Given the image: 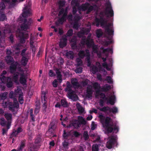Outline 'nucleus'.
<instances>
[{
  "instance_id": "obj_1",
  "label": "nucleus",
  "mask_w": 151,
  "mask_h": 151,
  "mask_svg": "<svg viewBox=\"0 0 151 151\" xmlns=\"http://www.w3.org/2000/svg\"><path fill=\"white\" fill-rule=\"evenodd\" d=\"M88 24L89 26L87 29L83 28L78 34V36L79 37H83L80 45L81 48H82L84 47L85 45H86L88 48L92 47L93 52L96 53L99 58L103 56V54L105 56L107 57L109 53H112L113 51L112 49L108 48L104 49V47H101L100 48V50L101 51H102V52L101 53L100 52H98V46L95 45L93 40L90 38L91 34H89L87 39H86V37H84V36L88 34L91 29L90 24L88 23Z\"/></svg>"
},
{
  "instance_id": "obj_2",
  "label": "nucleus",
  "mask_w": 151,
  "mask_h": 151,
  "mask_svg": "<svg viewBox=\"0 0 151 151\" xmlns=\"http://www.w3.org/2000/svg\"><path fill=\"white\" fill-rule=\"evenodd\" d=\"M105 6V11L101 12L99 15V19L96 18L93 24L97 27H98L100 24L102 27L105 28L106 31L109 35L112 36L113 35L114 32L113 23H107V20L105 18V17L106 16L107 17H113L114 12L111 3L109 1L106 3Z\"/></svg>"
},
{
  "instance_id": "obj_3",
  "label": "nucleus",
  "mask_w": 151,
  "mask_h": 151,
  "mask_svg": "<svg viewBox=\"0 0 151 151\" xmlns=\"http://www.w3.org/2000/svg\"><path fill=\"white\" fill-rule=\"evenodd\" d=\"M93 86L88 85L87 91L84 94V96L88 99H91L92 94L93 91V89L96 91V98L99 97L101 98L104 101H106L107 104L113 105L115 103L116 98L114 94H109L108 93L107 95V97H106L105 94L101 93L100 92V84L98 83L95 82L92 84Z\"/></svg>"
},
{
  "instance_id": "obj_4",
  "label": "nucleus",
  "mask_w": 151,
  "mask_h": 151,
  "mask_svg": "<svg viewBox=\"0 0 151 151\" xmlns=\"http://www.w3.org/2000/svg\"><path fill=\"white\" fill-rule=\"evenodd\" d=\"M32 14V10L29 6L25 5L24 8L23 9L22 14V18H20V19L23 23L21 25V30L18 29L17 31V36L20 38V42L24 43L25 40L28 38V35L27 33H24L23 31H25L28 29L31 24V22H27L25 18L29 16Z\"/></svg>"
},
{
  "instance_id": "obj_5",
  "label": "nucleus",
  "mask_w": 151,
  "mask_h": 151,
  "mask_svg": "<svg viewBox=\"0 0 151 151\" xmlns=\"http://www.w3.org/2000/svg\"><path fill=\"white\" fill-rule=\"evenodd\" d=\"M99 117L101 123L103 127L105 129L106 133H111L113 130L115 133H117L119 131L118 126L114 125L113 120L109 117H105L102 114H100Z\"/></svg>"
},
{
  "instance_id": "obj_6",
  "label": "nucleus",
  "mask_w": 151,
  "mask_h": 151,
  "mask_svg": "<svg viewBox=\"0 0 151 151\" xmlns=\"http://www.w3.org/2000/svg\"><path fill=\"white\" fill-rule=\"evenodd\" d=\"M17 95L13 91H11L9 93V97L11 99H13V103L11 102H4L2 103V106L4 108L8 107L9 110L11 111L14 114H16L18 110L19 107V104L17 99L16 98Z\"/></svg>"
},
{
  "instance_id": "obj_7",
  "label": "nucleus",
  "mask_w": 151,
  "mask_h": 151,
  "mask_svg": "<svg viewBox=\"0 0 151 151\" xmlns=\"http://www.w3.org/2000/svg\"><path fill=\"white\" fill-rule=\"evenodd\" d=\"M80 0H73L71 2V4L73 6V14H75L77 11L79 14H81V11L87 10V14H88L93 9V7L90 5L88 3H86L84 4H82L79 6V2Z\"/></svg>"
},
{
  "instance_id": "obj_8",
  "label": "nucleus",
  "mask_w": 151,
  "mask_h": 151,
  "mask_svg": "<svg viewBox=\"0 0 151 151\" xmlns=\"http://www.w3.org/2000/svg\"><path fill=\"white\" fill-rule=\"evenodd\" d=\"M27 74L25 70L20 69L18 72L14 73L13 79L17 84L19 82L23 86L27 85Z\"/></svg>"
},
{
  "instance_id": "obj_9",
  "label": "nucleus",
  "mask_w": 151,
  "mask_h": 151,
  "mask_svg": "<svg viewBox=\"0 0 151 151\" xmlns=\"http://www.w3.org/2000/svg\"><path fill=\"white\" fill-rule=\"evenodd\" d=\"M5 60L7 63L11 64L10 67V71L11 73H13L16 71L17 66L18 65V63L17 62H15L14 64H12L14 63V60L13 58L10 56L7 55L6 57Z\"/></svg>"
},
{
  "instance_id": "obj_10",
  "label": "nucleus",
  "mask_w": 151,
  "mask_h": 151,
  "mask_svg": "<svg viewBox=\"0 0 151 151\" xmlns=\"http://www.w3.org/2000/svg\"><path fill=\"white\" fill-rule=\"evenodd\" d=\"M67 88L65 89V90L68 92V97L73 101L77 100L78 98V96L75 92L71 91L72 86L70 84V83L68 81L67 82Z\"/></svg>"
},
{
  "instance_id": "obj_11",
  "label": "nucleus",
  "mask_w": 151,
  "mask_h": 151,
  "mask_svg": "<svg viewBox=\"0 0 151 151\" xmlns=\"http://www.w3.org/2000/svg\"><path fill=\"white\" fill-rule=\"evenodd\" d=\"M80 58H83L84 57H86L87 60V65L90 67L91 65V62L90 61V56L89 51L88 50H86L85 51L80 50L78 54Z\"/></svg>"
},
{
  "instance_id": "obj_12",
  "label": "nucleus",
  "mask_w": 151,
  "mask_h": 151,
  "mask_svg": "<svg viewBox=\"0 0 151 151\" xmlns=\"http://www.w3.org/2000/svg\"><path fill=\"white\" fill-rule=\"evenodd\" d=\"M101 111H104L109 114L111 112L113 114H116L118 112V109L116 106H113L110 108L108 106H105L102 108H98Z\"/></svg>"
},
{
  "instance_id": "obj_13",
  "label": "nucleus",
  "mask_w": 151,
  "mask_h": 151,
  "mask_svg": "<svg viewBox=\"0 0 151 151\" xmlns=\"http://www.w3.org/2000/svg\"><path fill=\"white\" fill-rule=\"evenodd\" d=\"M67 14V10L66 9H61L58 14L59 17L58 21L59 23L62 24L66 20Z\"/></svg>"
},
{
  "instance_id": "obj_14",
  "label": "nucleus",
  "mask_w": 151,
  "mask_h": 151,
  "mask_svg": "<svg viewBox=\"0 0 151 151\" xmlns=\"http://www.w3.org/2000/svg\"><path fill=\"white\" fill-rule=\"evenodd\" d=\"M116 136H111L109 137L107 139L106 147L108 149L112 148L113 145L116 143Z\"/></svg>"
},
{
  "instance_id": "obj_15",
  "label": "nucleus",
  "mask_w": 151,
  "mask_h": 151,
  "mask_svg": "<svg viewBox=\"0 0 151 151\" xmlns=\"http://www.w3.org/2000/svg\"><path fill=\"white\" fill-rule=\"evenodd\" d=\"M102 59L103 60V61L104 62V63L102 64V66L104 68H106L107 70H110L111 69L112 66V59L111 58H110L109 60V63L108 64L105 62L106 60V58H102Z\"/></svg>"
},
{
  "instance_id": "obj_16",
  "label": "nucleus",
  "mask_w": 151,
  "mask_h": 151,
  "mask_svg": "<svg viewBox=\"0 0 151 151\" xmlns=\"http://www.w3.org/2000/svg\"><path fill=\"white\" fill-rule=\"evenodd\" d=\"M15 93L16 95L19 94V96L18 98V101L21 104H23L24 103V99L23 97V93L22 91L19 88H17L15 90Z\"/></svg>"
},
{
  "instance_id": "obj_17",
  "label": "nucleus",
  "mask_w": 151,
  "mask_h": 151,
  "mask_svg": "<svg viewBox=\"0 0 151 151\" xmlns=\"http://www.w3.org/2000/svg\"><path fill=\"white\" fill-rule=\"evenodd\" d=\"M4 116L6 119L7 122L8 129H9L11 125V123L12 120V115L11 113H6L4 115Z\"/></svg>"
},
{
  "instance_id": "obj_18",
  "label": "nucleus",
  "mask_w": 151,
  "mask_h": 151,
  "mask_svg": "<svg viewBox=\"0 0 151 151\" xmlns=\"http://www.w3.org/2000/svg\"><path fill=\"white\" fill-rule=\"evenodd\" d=\"M82 18V17L81 16L76 15L75 16L73 20L74 23L73 24V28L77 29L78 27L80 26V25L78 23L79 20L81 19Z\"/></svg>"
},
{
  "instance_id": "obj_19",
  "label": "nucleus",
  "mask_w": 151,
  "mask_h": 151,
  "mask_svg": "<svg viewBox=\"0 0 151 151\" xmlns=\"http://www.w3.org/2000/svg\"><path fill=\"white\" fill-rule=\"evenodd\" d=\"M96 66H93L91 69L92 73L93 74L96 73L98 70H101V68L100 64L99 62H97L96 63Z\"/></svg>"
},
{
  "instance_id": "obj_20",
  "label": "nucleus",
  "mask_w": 151,
  "mask_h": 151,
  "mask_svg": "<svg viewBox=\"0 0 151 151\" xmlns=\"http://www.w3.org/2000/svg\"><path fill=\"white\" fill-rule=\"evenodd\" d=\"M45 92H42L41 95L42 101L43 103V106L45 109L46 108L47 105V98L45 97Z\"/></svg>"
},
{
  "instance_id": "obj_21",
  "label": "nucleus",
  "mask_w": 151,
  "mask_h": 151,
  "mask_svg": "<svg viewBox=\"0 0 151 151\" xmlns=\"http://www.w3.org/2000/svg\"><path fill=\"white\" fill-rule=\"evenodd\" d=\"M67 39L66 37L65 38H62L60 39L59 43V46L61 48H63L67 44Z\"/></svg>"
},
{
  "instance_id": "obj_22",
  "label": "nucleus",
  "mask_w": 151,
  "mask_h": 151,
  "mask_svg": "<svg viewBox=\"0 0 151 151\" xmlns=\"http://www.w3.org/2000/svg\"><path fill=\"white\" fill-rule=\"evenodd\" d=\"M80 123L78 120H73L72 125H70V126H73L75 128H77L80 127L81 126Z\"/></svg>"
},
{
  "instance_id": "obj_23",
  "label": "nucleus",
  "mask_w": 151,
  "mask_h": 151,
  "mask_svg": "<svg viewBox=\"0 0 151 151\" xmlns=\"http://www.w3.org/2000/svg\"><path fill=\"white\" fill-rule=\"evenodd\" d=\"M71 83L73 86L75 88H78L79 86V84L76 78L72 79Z\"/></svg>"
},
{
  "instance_id": "obj_24",
  "label": "nucleus",
  "mask_w": 151,
  "mask_h": 151,
  "mask_svg": "<svg viewBox=\"0 0 151 151\" xmlns=\"http://www.w3.org/2000/svg\"><path fill=\"white\" fill-rule=\"evenodd\" d=\"M6 86L8 88L12 87L13 85V82L12 81V79L9 77L7 78Z\"/></svg>"
},
{
  "instance_id": "obj_25",
  "label": "nucleus",
  "mask_w": 151,
  "mask_h": 151,
  "mask_svg": "<svg viewBox=\"0 0 151 151\" xmlns=\"http://www.w3.org/2000/svg\"><path fill=\"white\" fill-rule=\"evenodd\" d=\"M78 121L80 123L81 125L85 124H86V122L85 118L81 116H78Z\"/></svg>"
},
{
  "instance_id": "obj_26",
  "label": "nucleus",
  "mask_w": 151,
  "mask_h": 151,
  "mask_svg": "<svg viewBox=\"0 0 151 151\" xmlns=\"http://www.w3.org/2000/svg\"><path fill=\"white\" fill-rule=\"evenodd\" d=\"M76 107L78 109V111L80 114H82L84 112V109L81 106L80 104L79 103H77L76 105Z\"/></svg>"
},
{
  "instance_id": "obj_27",
  "label": "nucleus",
  "mask_w": 151,
  "mask_h": 151,
  "mask_svg": "<svg viewBox=\"0 0 151 151\" xmlns=\"http://www.w3.org/2000/svg\"><path fill=\"white\" fill-rule=\"evenodd\" d=\"M111 86L107 84H106L103 86L102 88V89L104 91H107L111 88Z\"/></svg>"
},
{
  "instance_id": "obj_28",
  "label": "nucleus",
  "mask_w": 151,
  "mask_h": 151,
  "mask_svg": "<svg viewBox=\"0 0 151 151\" xmlns=\"http://www.w3.org/2000/svg\"><path fill=\"white\" fill-rule=\"evenodd\" d=\"M8 95V93L5 92L3 93H0V101L1 100H4L7 98V96Z\"/></svg>"
},
{
  "instance_id": "obj_29",
  "label": "nucleus",
  "mask_w": 151,
  "mask_h": 151,
  "mask_svg": "<svg viewBox=\"0 0 151 151\" xmlns=\"http://www.w3.org/2000/svg\"><path fill=\"white\" fill-rule=\"evenodd\" d=\"M28 59L26 57H22L21 61V65L24 66L26 65L28 62Z\"/></svg>"
},
{
  "instance_id": "obj_30",
  "label": "nucleus",
  "mask_w": 151,
  "mask_h": 151,
  "mask_svg": "<svg viewBox=\"0 0 151 151\" xmlns=\"http://www.w3.org/2000/svg\"><path fill=\"white\" fill-rule=\"evenodd\" d=\"M56 72L57 75V78L59 81L60 83H61L62 81L61 78V75L59 70L58 69L56 70Z\"/></svg>"
},
{
  "instance_id": "obj_31",
  "label": "nucleus",
  "mask_w": 151,
  "mask_h": 151,
  "mask_svg": "<svg viewBox=\"0 0 151 151\" xmlns=\"http://www.w3.org/2000/svg\"><path fill=\"white\" fill-rule=\"evenodd\" d=\"M7 72L5 70H4L3 71L2 73L1 74V76L0 77V79L1 81H2L4 82L5 80H6V78L5 77L4 75L6 74Z\"/></svg>"
},
{
  "instance_id": "obj_32",
  "label": "nucleus",
  "mask_w": 151,
  "mask_h": 151,
  "mask_svg": "<svg viewBox=\"0 0 151 151\" xmlns=\"http://www.w3.org/2000/svg\"><path fill=\"white\" fill-rule=\"evenodd\" d=\"M0 123L1 125L3 126H6L7 127V122H6L3 118L0 119Z\"/></svg>"
},
{
  "instance_id": "obj_33",
  "label": "nucleus",
  "mask_w": 151,
  "mask_h": 151,
  "mask_svg": "<svg viewBox=\"0 0 151 151\" xmlns=\"http://www.w3.org/2000/svg\"><path fill=\"white\" fill-rule=\"evenodd\" d=\"M73 52L72 51H69L66 53V56L68 58L72 59L74 57Z\"/></svg>"
},
{
  "instance_id": "obj_34",
  "label": "nucleus",
  "mask_w": 151,
  "mask_h": 151,
  "mask_svg": "<svg viewBox=\"0 0 151 151\" xmlns=\"http://www.w3.org/2000/svg\"><path fill=\"white\" fill-rule=\"evenodd\" d=\"M70 43L73 42V43L71 44V46L73 48H74V47L76 45V37H74L73 39L70 40Z\"/></svg>"
},
{
  "instance_id": "obj_35",
  "label": "nucleus",
  "mask_w": 151,
  "mask_h": 151,
  "mask_svg": "<svg viewBox=\"0 0 151 151\" xmlns=\"http://www.w3.org/2000/svg\"><path fill=\"white\" fill-rule=\"evenodd\" d=\"M100 145L94 144L92 146V151H99V146Z\"/></svg>"
},
{
  "instance_id": "obj_36",
  "label": "nucleus",
  "mask_w": 151,
  "mask_h": 151,
  "mask_svg": "<svg viewBox=\"0 0 151 151\" xmlns=\"http://www.w3.org/2000/svg\"><path fill=\"white\" fill-rule=\"evenodd\" d=\"M61 105L64 107H67L68 106V104L66 100L65 99L62 100L61 101Z\"/></svg>"
},
{
  "instance_id": "obj_37",
  "label": "nucleus",
  "mask_w": 151,
  "mask_h": 151,
  "mask_svg": "<svg viewBox=\"0 0 151 151\" xmlns=\"http://www.w3.org/2000/svg\"><path fill=\"white\" fill-rule=\"evenodd\" d=\"M96 35L98 37H100L102 35V32L100 29H98L96 31Z\"/></svg>"
},
{
  "instance_id": "obj_38",
  "label": "nucleus",
  "mask_w": 151,
  "mask_h": 151,
  "mask_svg": "<svg viewBox=\"0 0 151 151\" xmlns=\"http://www.w3.org/2000/svg\"><path fill=\"white\" fill-rule=\"evenodd\" d=\"M63 147L65 149H67L68 148L69 143L68 142L65 141L63 143Z\"/></svg>"
},
{
  "instance_id": "obj_39",
  "label": "nucleus",
  "mask_w": 151,
  "mask_h": 151,
  "mask_svg": "<svg viewBox=\"0 0 151 151\" xmlns=\"http://www.w3.org/2000/svg\"><path fill=\"white\" fill-rule=\"evenodd\" d=\"M105 81H107L108 83H112L113 82L111 78L109 76L106 77Z\"/></svg>"
},
{
  "instance_id": "obj_40",
  "label": "nucleus",
  "mask_w": 151,
  "mask_h": 151,
  "mask_svg": "<svg viewBox=\"0 0 151 151\" xmlns=\"http://www.w3.org/2000/svg\"><path fill=\"white\" fill-rule=\"evenodd\" d=\"M65 4V2L63 1H59L58 2L59 8L60 9H61Z\"/></svg>"
},
{
  "instance_id": "obj_41",
  "label": "nucleus",
  "mask_w": 151,
  "mask_h": 151,
  "mask_svg": "<svg viewBox=\"0 0 151 151\" xmlns=\"http://www.w3.org/2000/svg\"><path fill=\"white\" fill-rule=\"evenodd\" d=\"M76 61L77 66L81 65H82V62L81 59L79 58H77Z\"/></svg>"
},
{
  "instance_id": "obj_42",
  "label": "nucleus",
  "mask_w": 151,
  "mask_h": 151,
  "mask_svg": "<svg viewBox=\"0 0 151 151\" xmlns=\"http://www.w3.org/2000/svg\"><path fill=\"white\" fill-rule=\"evenodd\" d=\"M6 80H5L4 82L1 81V82L0 83V88L1 90H4L5 89L4 83L6 82Z\"/></svg>"
},
{
  "instance_id": "obj_43",
  "label": "nucleus",
  "mask_w": 151,
  "mask_h": 151,
  "mask_svg": "<svg viewBox=\"0 0 151 151\" xmlns=\"http://www.w3.org/2000/svg\"><path fill=\"white\" fill-rule=\"evenodd\" d=\"M91 83V82L89 80L87 79L83 81L82 82V84L83 86H84L88 84H90Z\"/></svg>"
},
{
  "instance_id": "obj_44",
  "label": "nucleus",
  "mask_w": 151,
  "mask_h": 151,
  "mask_svg": "<svg viewBox=\"0 0 151 151\" xmlns=\"http://www.w3.org/2000/svg\"><path fill=\"white\" fill-rule=\"evenodd\" d=\"M6 19V17L4 14H0V20L1 21H4Z\"/></svg>"
},
{
  "instance_id": "obj_45",
  "label": "nucleus",
  "mask_w": 151,
  "mask_h": 151,
  "mask_svg": "<svg viewBox=\"0 0 151 151\" xmlns=\"http://www.w3.org/2000/svg\"><path fill=\"white\" fill-rule=\"evenodd\" d=\"M82 71V68L81 67H79L77 68L75 70V72L77 73H80Z\"/></svg>"
},
{
  "instance_id": "obj_46",
  "label": "nucleus",
  "mask_w": 151,
  "mask_h": 151,
  "mask_svg": "<svg viewBox=\"0 0 151 151\" xmlns=\"http://www.w3.org/2000/svg\"><path fill=\"white\" fill-rule=\"evenodd\" d=\"M30 115L33 121H35V119L33 115V110L32 109L30 110Z\"/></svg>"
},
{
  "instance_id": "obj_47",
  "label": "nucleus",
  "mask_w": 151,
  "mask_h": 151,
  "mask_svg": "<svg viewBox=\"0 0 151 151\" xmlns=\"http://www.w3.org/2000/svg\"><path fill=\"white\" fill-rule=\"evenodd\" d=\"M96 127V125L94 124V122H92L91 125V129L92 130H93L95 129Z\"/></svg>"
},
{
  "instance_id": "obj_48",
  "label": "nucleus",
  "mask_w": 151,
  "mask_h": 151,
  "mask_svg": "<svg viewBox=\"0 0 151 151\" xmlns=\"http://www.w3.org/2000/svg\"><path fill=\"white\" fill-rule=\"evenodd\" d=\"M83 137L85 139H87L89 137L88 135L87 132H85L83 133Z\"/></svg>"
},
{
  "instance_id": "obj_49",
  "label": "nucleus",
  "mask_w": 151,
  "mask_h": 151,
  "mask_svg": "<svg viewBox=\"0 0 151 151\" xmlns=\"http://www.w3.org/2000/svg\"><path fill=\"white\" fill-rule=\"evenodd\" d=\"M73 31L72 29H70L68 31L67 33V36H71L73 34Z\"/></svg>"
},
{
  "instance_id": "obj_50",
  "label": "nucleus",
  "mask_w": 151,
  "mask_h": 151,
  "mask_svg": "<svg viewBox=\"0 0 151 151\" xmlns=\"http://www.w3.org/2000/svg\"><path fill=\"white\" fill-rule=\"evenodd\" d=\"M30 47L32 48L33 51H35V48L34 46L33 45V42L31 40L30 42Z\"/></svg>"
},
{
  "instance_id": "obj_51",
  "label": "nucleus",
  "mask_w": 151,
  "mask_h": 151,
  "mask_svg": "<svg viewBox=\"0 0 151 151\" xmlns=\"http://www.w3.org/2000/svg\"><path fill=\"white\" fill-rule=\"evenodd\" d=\"M24 144L22 143L21 144L19 147L18 148V151H22V149L24 148Z\"/></svg>"
},
{
  "instance_id": "obj_52",
  "label": "nucleus",
  "mask_w": 151,
  "mask_h": 151,
  "mask_svg": "<svg viewBox=\"0 0 151 151\" xmlns=\"http://www.w3.org/2000/svg\"><path fill=\"white\" fill-rule=\"evenodd\" d=\"M113 42V40L112 39L111 37V38L109 40L106 42L105 44V45H107L111 43H112Z\"/></svg>"
},
{
  "instance_id": "obj_53",
  "label": "nucleus",
  "mask_w": 151,
  "mask_h": 151,
  "mask_svg": "<svg viewBox=\"0 0 151 151\" xmlns=\"http://www.w3.org/2000/svg\"><path fill=\"white\" fill-rule=\"evenodd\" d=\"M57 81L56 79H55L52 82V85L53 87H56L57 86Z\"/></svg>"
},
{
  "instance_id": "obj_54",
  "label": "nucleus",
  "mask_w": 151,
  "mask_h": 151,
  "mask_svg": "<svg viewBox=\"0 0 151 151\" xmlns=\"http://www.w3.org/2000/svg\"><path fill=\"white\" fill-rule=\"evenodd\" d=\"M49 74L51 77H53L55 76V73L53 72L52 70H50Z\"/></svg>"
},
{
  "instance_id": "obj_55",
  "label": "nucleus",
  "mask_w": 151,
  "mask_h": 151,
  "mask_svg": "<svg viewBox=\"0 0 151 151\" xmlns=\"http://www.w3.org/2000/svg\"><path fill=\"white\" fill-rule=\"evenodd\" d=\"M89 111L90 113H97V110L94 109H92L90 110Z\"/></svg>"
},
{
  "instance_id": "obj_56",
  "label": "nucleus",
  "mask_w": 151,
  "mask_h": 151,
  "mask_svg": "<svg viewBox=\"0 0 151 151\" xmlns=\"http://www.w3.org/2000/svg\"><path fill=\"white\" fill-rule=\"evenodd\" d=\"M68 136V134L64 130V133L63 134V137L64 138V139H66L67 137Z\"/></svg>"
},
{
  "instance_id": "obj_57",
  "label": "nucleus",
  "mask_w": 151,
  "mask_h": 151,
  "mask_svg": "<svg viewBox=\"0 0 151 151\" xmlns=\"http://www.w3.org/2000/svg\"><path fill=\"white\" fill-rule=\"evenodd\" d=\"M53 124L52 123H51L50 124V129L49 130L51 131V129H53L55 127L54 125L53 126Z\"/></svg>"
},
{
  "instance_id": "obj_58",
  "label": "nucleus",
  "mask_w": 151,
  "mask_h": 151,
  "mask_svg": "<svg viewBox=\"0 0 151 151\" xmlns=\"http://www.w3.org/2000/svg\"><path fill=\"white\" fill-rule=\"evenodd\" d=\"M73 134L76 136V137H78V136L80 135V134L78 132H73Z\"/></svg>"
},
{
  "instance_id": "obj_59",
  "label": "nucleus",
  "mask_w": 151,
  "mask_h": 151,
  "mask_svg": "<svg viewBox=\"0 0 151 151\" xmlns=\"http://www.w3.org/2000/svg\"><path fill=\"white\" fill-rule=\"evenodd\" d=\"M8 129H7V130H6L5 129H2V134H3V135H4L5 134H6Z\"/></svg>"
},
{
  "instance_id": "obj_60",
  "label": "nucleus",
  "mask_w": 151,
  "mask_h": 151,
  "mask_svg": "<svg viewBox=\"0 0 151 151\" xmlns=\"http://www.w3.org/2000/svg\"><path fill=\"white\" fill-rule=\"evenodd\" d=\"M92 118V116L91 115H89L87 118V119L88 120H90Z\"/></svg>"
},
{
  "instance_id": "obj_61",
  "label": "nucleus",
  "mask_w": 151,
  "mask_h": 151,
  "mask_svg": "<svg viewBox=\"0 0 151 151\" xmlns=\"http://www.w3.org/2000/svg\"><path fill=\"white\" fill-rule=\"evenodd\" d=\"M22 129L21 128L19 127L18 128L17 131H16V132H17V133H19L22 132Z\"/></svg>"
},
{
  "instance_id": "obj_62",
  "label": "nucleus",
  "mask_w": 151,
  "mask_h": 151,
  "mask_svg": "<svg viewBox=\"0 0 151 151\" xmlns=\"http://www.w3.org/2000/svg\"><path fill=\"white\" fill-rule=\"evenodd\" d=\"M97 78L99 80L101 81L102 80L101 76V75H97Z\"/></svg>"
},
{
  "instance_id": "obj_63",
  "label": "nucleus",
  "mask_w": 151,
  "mask_h": 151,
  "mask_svg": "<svg viewBox=\"0 0 151 151\" xmlns=\"http://www.w3.org/2000/svg\"><path fill=\"white\" fill-rule=\"evenodd\" d=\"M26 49H24L22 50L21 54V55H22L23 56L24 55V54L25 51H26Z\"/></svg>"
},
{
  "instance_id": "obj_64",
  "label": "nucleus",
  "mask_w": 151,
  "mask_h": 151,
  "mask_svg": "<svg viewBox=\"0 0 151 151\" xmlns=\"http://www.w3.org/2000/svg\"><path fill=\"white\" fill-rule=\"evenodd\" d=\"M63 33V30L61 29H59V33L60 35H62Z\"/></svg>"
}]
</instances>
